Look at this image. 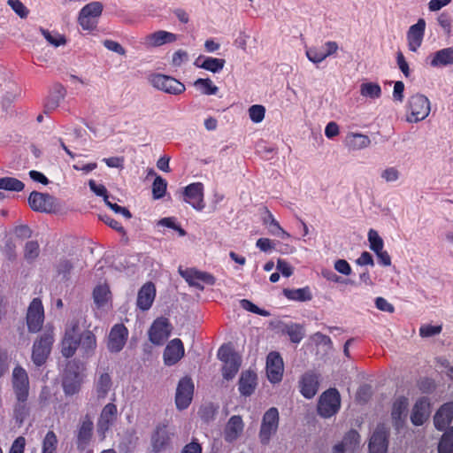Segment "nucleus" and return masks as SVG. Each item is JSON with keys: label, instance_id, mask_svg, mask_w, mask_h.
Listing matches in <instances>:
<instances>
[{"label": "nucleus", "instance_id": "f257e3e1", "mask_svg": "<svg viewBox=\"0 0 453 453\" xmlns=\"http://www.w3.org/2000/svg\"><path fill=\"white\" fill-rule=\"evenodd\" d=\"M84 366L75 360L68 362L64 372L62 387L65 395H73L81 390L84 381Z\"/></svg>", "mask_w": 453, "mask_h": 453}, {"label": "nucleus", "instance_id": "f03ea898", "mask_svg": "<svg viewBox=\"0 0 453 453\" xmlns=\"http://www.w3.org/2000/svg\"><path fill=\"white\" fill-rule=\"evenodd\" d=\"M104 11V4L99 1H93L85 4L78 14V24L85 30L91 32L97 27Z\"/></svg>", "mask_w": 453, "mask_h": 453}, {"label": "nucleus", "instance_id": "7ed1b4c3", "mask_svg": "<svg viewBox=\"0 0 453 453\" xmlns=\"http://www.w3.org/2000/svg\"><path fill=\"white\" fill-rule=\"evenodd\" d=\"M279 421L280 416L277 408L271 407L265 412L258 433V438L261 444H269L271 439L276 434L278 431Z\"/></svg>", "mask_w": 453, "mask_h": 453}, {"label": "nucleus", "instance_id": "20e7f679", "mask_svg": "<svg viewBox=\"0 0 453 453\" xmlns=\"http://www.w3.org/2000/svg\"><path fill=\"white\" fill-rule=\"evenodd\" d=\"M430 101L421 94H416L410 97L408 102V112L406 120L410 123H417L425 119L430 113Z\"/></svg>", "mask_w": 453, "mask_h": 453}, {"label": "nucleus", "instance_id": "39448f33", "mask_svg": "<svg viewBox=\"0 0 453 453\" xmlns=\"http://www.w3.org/2000/svg\"><path fill=\"white\" fill-rule=\"evenodd\" d=\"M81 332L78 321L72 320L66 324L64 336L61 341V354L72 357L79 348Z\"/></svg>", "mask_w": 453, "mask_h": 453}, {"label": "nucleus", "instance_id": "423d86ee", "mask_svg": "<svg viewBox=\"0 0 453 453\" xmlns=\"http://www.w3.org/2000/svg\"><path fill=\"white\" fill-rule=\"evenodd\" d=\"M341 397L335 388H330L324 392L318 403V412L323 418L334 416L340 409Z\"/></svg>", "mask_w": 453, "mask_h": 453}, {"label": "nucleus", "instance_id": "0eeeda50", "mask_svg": "<svg viewBox=\"0 0 453 453\" xmlns=\"http://www.w3.org/2000/svg\"><path fill=\"white\" fill-rule=\"evenodd\" d=\"M54 342L52 329H47L33 346L32 359L36 365H42L47 359Z\"/></svg>", "mask_w": 453, "mask_h": 453}, {"label": "nucleus", "instance_id": "6e6552de", "mask_svg": "<svg viewBox=\"0 0 453 453\" xmlns=\"http://www.w3.org/2000/svg\"><path fill=\"white\" fill-rule=\"evenodd\" d=\"M150 84L157 89L172 95H180L185 91V86L178 80L161 73L151 74Z\"/></svg>", "mask_w": 453, "mask_h": 453}, {"label": "nucleus", "instance_id": "1a4fd4ad", "mask_svg": "<svg viewBox=\"0 0 453 453\" xmlns=\"http://www.w3.org/2000/svg\"><path fill=\"white\" fill-rule=\"evenodd\" d=\"M12 388L19 403H25L29 394V379L27 372L21 366H16L12 371Z\"/></svg>", "mask_w": 453, "mask_h": 453}, {"label": "nucleus", "instance_id": "9d476101", "mask_svg": "<svg viewBox=\"0 0 453 453\" xmlns=\"http://www.w3.org/2000/svg\"><path fill=\"white\" fill-rule=\"evenodd\" d=\"M27 325L28 331L37 333L44 322V309L41 299L34 298L27 311Z\"/></svg>", "mask_w": 453, "mask_h": 453}, {"label": "nucleus", "instance_id": "9b49d317", "mask_svg": "<svg viewBox=\"0 0 453 453\" xmlns=\"http://www.w3.org/2000/svg\"><path fill=\"white\" fill-rule=\"evenodd\" d=\"M389 430L384 424H380L371 435L369 453H387L388 448Z\"/></svg>", "mask_w": 453, "mask_h": 453}, {"label": "nucleus", "instance_id": "f8f14e48", "mask_svg": "<svg viewBox=\"0 0 453 453\" xmlns=\"http://www.w3.org/2000/svg\"><path fill=\"white\" fill-rule=\"evenodd\" d=\"M182 278L192 287L200 290L204 288V285L212 286L215 283V278L211 273L201 272L196 269L180 270Z\"/></svg>", "mask_w": 453, "mask_h": 453}, {"label": "nucleus", "instance_id": "ddd939ff", "mask_svg": "<svg viewBox=\"0 0 453 453\" xmlns=\"http://www.w3.org/2000/svg\"><path fill=\"white\" fill-rule=\"evenodd\" d=\"M194 384L190 378H182L178 384L175 395L176 406L179 410L187 409L193 398Z\"/></svg>", "mask_w": 453, "mask_h": 453}, {"label": "nucleus", "instance_id": "4468645a", "mask_svg": "<svg viewBox=\"0 0 453 453\" xmlns=\"http://www.w3.org/2000/svg\"><path fill=\"white\" fill-rule=\"evenodd\" d=\"M203 189V184L201 182L191 183L184 189L183 195L185 202L189 203L196 211H202L205 206Z\"/></svg>", "mask_w": 453, "mask_h": 453}, {"label": "nucleus", "instance_id": "2eb2a0df", "mask_svg": "<svg viewBox=\"0 0 453 453\" xmlns=\"http://www.w3.org/2000/svg\"><path fill=\"white\" fill-rule=\"evenodd\" d=\"M118 409L117 406L112 403H107L102 410L98 420H97V433L101 436V439L105 438L106 432L112 426L117 418Z\"/></svg>", "mask_w": 453, "mask_h": 453}, {"label": "nucleus", "instance_id": "dca6fc26", "mask_svg": "<svg viewBox=\"0 0 453 453\" xmlns=\"http://www.w3.org/2000/svg\"><path fill=\"white\" fill-rule=\"evenodd\" d=\"M171 326L165 318L157 319L151 325L149 331V337L152 343L157 345L163 344L170 336Z\"/></svg>", "mask_w": 453, "mask_h": 453}, {"label": "nucleus", "instance_id": "f3484780", "mask_svg": "<svg viewBox=\"0 0 453 453\" xmlns=\"http://www.w3.org/2000/svg\"><path fill=\"white\" fill-rule=\"evenodd\" d=\"M128 330L123 324L114 325L109 334L107 347L111 352H119L125 346Z\"/></svg>", "mask_w": 453, "mask_h": 453}, {"label": "nucleus", "instance_id": "a211bd4d", "mask_svg": "<svg viewBox=\"0 0 453 453\" xmlns=\"http://www.w3.org/2000/svg\"><path fill=\"white\" fill-rule=\"evenodd\" d=\"M284 364L277 352H270L266 358L267 378L272 383H278L282 380Z\"/></svg>", "mask_w": 453, "mask_h": 453}, {"label": "nucleus", "instance_id": "6ab92c4d", "mask_svg": "<svg viewBox=\"0 0 453 453\" xmlns=\"http://www.w3.org/2000/svg\"><path fill=\"white\" fill-rule=\"evenodd\" d=\"M179 35L165 30H157L147 35L143 39V44L147 48H157L165 44L175 42Z\"/></svg>", "mask_w": 453, "mask_h": 453}, {"label": "nucleus", "instance_id": "aec40b11", "mask_svg": "<svg viewBox=\"0 0 453 453\" xmlns=\"http://www.w3.org/2000/svg\"><path fill=\"white\" fill-rule=\"evenodd\" d=\"M409 400L406 396L397 395L393 401L391 417L396 429L403 426L407 417Z\"/></svg>", "mask_w": 453, "mask_h": 453}, {"label": "nucleus", "instance_id": "412c9836", "mask_svg": "<svg viewBox=\"0 0 453 453\" xmlns=\"http://www.w3.org/2000/svg\"><path fill=\"white\" fill-rule=\"evenodd\" d=\"M426 29V21L419 19L418 22L409 27L407 32L408 48L411 51L416 52L422 44Z\"/></svg>", "mask_w": 453, "mask_h": 453}, {"label": "nucleus", "instance_id": "4be33fe9", "mask_svg": "<svg viewBox=\"0 0 453 453\" xmlns=\"http://www.w3.org/2000/svg\"><path fill=\"white\" fill-rule=\"evenodd\" d=\"M93 428V420L88 415L81 418L77 431V447L79 449L84 450L87 448L92 438Z\"/></svg>", "mask_w": 453, "mask_h": 453}, {"label": "nucleus", "instance_id": "5701e85b", "mask_svg": "<svg viewBox=\"0 0 453 453\" xmlns=\"http://www.w3.org/2000/svg\"><path fill=\"white\" fill-rule=\"evenodd\" d=\"M54 199L49 194L34 191L28 197L30 207L36 211L50 212L54 207Z\"/></svg>", "mask_w": 453, "mask_h": 453}, {"label": "nucleus", "instance_id": "b1692460", "mask_svg": "<svg viewBox=\"0 0 453 453\" xmlns=\"http://www.w3.org/2000/svg\"><path fill=\"white\" fill-rule=\"evenodd\" d=\"M244 423L241 416L234 415L226 422L224 428V439L227 442L238 440L243 433Z\"/></svg>", "mask_w": 453, "mask_h": 453}, {"label": "nucleus", "instance_id": "393cba45", "mask_svg": "<svg viewBox=\"0 0 453 453\" xmlns=\"http://www.w3.org/2000/svg\"><path fill=\"white\" fill-rule=\"evenodd\" d=\"M359 442L360 436L358 433L355 430H350L340 442L333 447L332 453H353L357 449Z\"/></svg>", "mask_w": 453, "mask_h": 453}, {"label": "nucleus", "instance_id": "a878e982", "mask_svg": "<svg viewBox=\"0 0 453 453\" xmlns=\"http://www.w3.org/2000/svg\"><path fill=\"white\" fill-rule=\"evenodd\" d=\"M319 375L312 372H305L300 381V392L307 399L312 398L319 390Z\"/></svg>", "mask_w": 453, "mask_h": 453}, {"label": "nucleus", "instance_id": "bb28decb", "mask_svg": "<svg viewBox=\"0 0 453 453\" xmlns=\"http://www.w3.org/2000/svg\"><path fill=\"white\" fill-rule=\"evenodd\" d=\"M184 356L182 342L176 338L169 342L164 351V362L166 365H173Z\"/></svg>", "mask_w": 453, "mask_h": 453}, {"label": "nucleus", "instance_id": "cd10ccee", "mask_svg": "<svg viewBox=\"0 0 453 453\" xmlns=\"http://www.w3.org/2000/svg\"><path fill=\"white\" fill-rule=\"evenodd\" d=\"M343 144L350 151H358L367 149L371 145V139L362 133L349 132L344 138Z\"/></svg>", "mask_w": 453, "mask_h": 453}, {"label": "nucleus", "instance_id": "c85d7f7f", "mask_svg": "<svg viewBox=\"0 0 453 453\" xmlns=\"http://www.w3.org/2000/svg\"><path fill=\"white\" fill-rule=\"evenodd\" d=\"M96 346V337L93 332L88 330L81 334L78 349L82 358L91 357L95 354Z\"/></svg>", "mask_w": 453, "mask_h": 453}, {"label": "nucleus", "instance_id": "c756f323", "mask_svg": "<svg viewBox=\"0 0 453 453\" xmlns=\"http://www.w3.org/2000/svg\"><path fill=\"white\" fill-rule=\"evenodd\" d=\"M430 415V403L426 397L418 399L411 415V423L414 426H421L428 418Z\"/></svg>", "mask_w": 453, "mask_h": 453}, {"label": "nucleus", "instance_id": "7c9ffc66", "mask_svg": "<svg viewBox=\"0 0 453 453\" xmlns=\"http://www.w3.org/2000/svg\"><path fill=\"white\" fill-rule=\"evenodd\" d=\"M156 296V288L153 283H145L138 291L136 304L142 311L149 310Z\"/></svg>", "mask_w": 453, "mask_h": 453}, {"label": "nucleus", "instance_id": "2f4dec72", "mask_svg": "<svg viewBox=\"0 0 453 453\" xmlns=\"http://www.w3.org/2000/svg\"><path fill=\"white\" fill-rule=\"evenodd\" d=\"M453 419V403H446L437 411L434 423L438 430L445 429Z\"/></svg>", "mask_w": 453, "mask_h": 453}, {"label": "nucleus", "instance_id": "473e14b6", "mask_svg": "<svg viewBox=\"0 0 453 453\" xmlns=\"http://www.w3.org/2000/svg\"><path fill=\"white\" fill-rule=\"evenodd\" d=\"M66 96V89L61 84H56L51 88L48 97L44 103L45 111H52L56 110L65 99Z\"/></svg>", "mask_w": 453, "mask_h": 453}, {"label": "nucleus", "instance_id": "72a5a7b5", "mask_svg": "<svg viewBox=\"0 0 453 453\" xmlns=\"http://www.w3.org/2000/svg\"><path fill=\"white\" fill-rule=\"evenodd\" d=\"M171 435L165 426H157L151 437V447L154 452H160L169 445Z\"/></svg>", "mask_w": 453, "mask_h": 453}, {"label": "nucleus", "instance_id": "f704fd0d", "mask_svg": "<svg viewBox=\"0 0 453 453\" xmlns=\"http://www.w3.org/2000/svg\"><path fill=\"white\" fill-rule=\"evenodd\" d=\"M257 374L252 371L242 372L239 380V391L242 395L249 396L252 395L257 388Z\"/></svg>", "mask_w": 453, "mask_h": 453}, {"label": "nucleus", "instance_id": "c9c22d12", "mask_svg": "<svg viewBox=\"0 0 453 453\" xmlns=\"http://www.w3.org/2000/svg\"><path fill=\"white\" fill-rule=\"evenodd\" d=\"M430 58V65L433 67L453 65V47L439 50L431 55Z\"/></svg>", "mask_w": 453, "mask_h": 453}, {"label": "nucleus", "instance_id": "e433bc0d", "mask_svg": "<svg viewBox=\"0 0 453 453\" xmlns=\"http://www.w3.org/2000/svg\"><path fill=\"white\" fill-rule=\"evenodd\" d=\"M225 64V59L212 57H199L195 61V65H196L199 68L210 71L213 73L220 72L224 68Z\"/></svg>", "mask_w": 453, "mask_h": 453}, {"label": "nucleus", "instance_id": "4c0bfd02", "mask_svg": "<svg viewBox=\"0 0 453 453\" xmlns=\"http://www.w3.org/2000/svg\"><path fill=\"white\" fill-rule=\"evenodd\" d=\"M93 299L98 309L108 308L111 299L109 287L106 284L97 285L93 291Z\"/></svg>", "mask_w": 453, "mask_h": 453}, {"label": "nucleus", "instance_id": "58836bf2", "mask_svg": "<svg viewBox=\"0 0 453 453\" xmlns=\"http://www.w3.org/2000/svg\"><path fill=\"white\" fill-rule=\"evenodd\" d=\"M380 178L384 183L394 184L402 178V172L398 166L388 165L380 172Z\"/></svg>", "mask_w": 453, "mask_h": 453}, {"label": "nucleus", "instance_id": "ea45409f", "mask_svg": "<svg viewBox=\"0 0 453 453\" xmlns=\"http://www.w3.org/2000/svg\"><path fill=\"white\" fill-rule=\"evenodd\" d=\"M360 95L365 98L375 100L381 96V88L376 82H363L360 85Z\"/></svg>", "mask_w": 453, "mask_h": 453}, {"label": "nucleus", "instance_id": "a19ab883", "mask_svg": "<svg viewBox=\"0 0 453 453\" xmlns=\"http://www.w3.org/2000/svg\"><path fill=\"white\" fill-rule=\"evenodd\" d=\"M111 388V380L108 373L100 374L96 381V392L98 399H104Z\"/></svg>", "mask_w": 453, "mask_h": 453}, {"label": "nucleus", "instance_id": "79ce46f5", "mask_svg": "<svg viewBox=\"0 0 453 453\" xmlns=\"http://www.w3.org/2000/svg\"><path fill=\"white\" fill-rule=\"evenodd\" d=\"M284 295L288 299L298 302L310 301L312 298L308 287L296 289H285Z\"/></svg>", "mask_w": 453, "mask_h": 453}, {"label": "nucleus", "instance_id": "37998d69", "mask_svg": "<svg viewBox=\"0 0 453 453\" xmlns=\"http://www.w3.org/2000/svg\"><path fill=\"white\" fill-rule=\"evenodd\" d=\"M195 88L199 90L203 95L211 96L216 95L219 88L212 82L211 79L199 78L194 82Z\"/></svg>", "mask_w": 453, "mask_h": 453}, {"label": "nucleus", "instance_id": "c03bdc74", "mask_svg": "<svg viewBox=\"0 0 453 453\" xmlns=\"http://www.w3.org/2000/svg\"><path fill=\"white\" fill-rule=\"evenodd\" d=\"M283 332L289 336V339L294 343H299L304 336V331L299 324H288L284 326Z\"/></svg>", "mask_w": 453, "mask_h": 453}, {"label": "nucleus", "instance_id": "a18cd8bd", "mask_svg": "<svg viewBox=\"0 0 453 453\" xmlns=\"http://www.w3.org/2000/svg\"><path fill=\"white\" fill-rule=\"evenodd\" d=\"M24 187V183L16 178H0V189L19 192L23 190Z\"/></svg>", "mask_w": 453, "mask_h": 453}, {"label": "nucleus", "instance_id": "49530a36", "mask_svg": "<svg viewBox=\"0 0 453 453\" xmlns=\"http://www.w3.org/2000/svg\"><path fill=\"white\" fill-rule=\"evenodd\" d=\"M439 453H453V427L445 432L438 445Z\"/></svg>", "mask_w": 453, "mask_h": 453}, {"label": "nucleus", "instance_id": "de8ad7c7", "mask_svg": "<svg viewBox=\"0 0 453 453\" xmlns=\"http://www.w3.org/2000/svg\"><path fill=\"white\" fill-rule=\"evenodd\" d=\"M241 365V359H232L228 362H224V365L222 368V374L224 379L229 380H232L237 372L239 371Z\"/></svg>", "mask_w": 453, "mask_h": 453}, {"label": "nucleus", "instance_id": "09e8293b", "mask_svg": "<svg viewBox=\"0 0 453 453\" xmlns=\"http://www.w3.org/2000/svg\"><path fill=\"white\" fill-rule=\"evenodd\" d=\"M39 30H40L41 34L43 35V37L45 38V40L50 44H51L55 47L65 45L66 42L65 38L62 35H60L57 32H50L42 27H40Z\"/></svg>", "mask_w": 453, "mask_h": 453}, {"label": "nucleus", "instance_id": "8fccbe9b", "mask_svg": "<svg viewBox=\"0 0 453 453\" xmlns=\"http://www.w3.org/2000/svg\"><path fill=\"white\" fill-rule=\"evenodd\" d=\"M306 57L307 58L314 63V64H319L322 61H324L327 57L325 53V50L323 46L320 48L319 47H311L306 50Z\"/></svg>", "mask_w": 453, "mask_h": 453}, {"label": "nucleus", "instance_id": "3c124183", "mask_svg": "<svg viewBox=\"0 0 453 453\" xmlns=\"http://www.w3.org/2000/svg\"><path fill=\"white\" fill-rule=\"evenodd\" d=\"M367 239L369 242V247L373 252L380 251V250L384 249L383 239L376 230L370 229L368 231Z\"/></svg>", "mask_w": 453, "mask_h": 453}, {"label": "nucleus", "instance_id": "603ef678", "mask_svg": "<svg viewBox=\"0 0 453 453\" xmlns=\"http://www.w3.org/2000/svg\"><path fill=\"white\" fill-rule=\"evenodd\" d=\"M58 439L54 432L49 431L42 441V453H55L57 449Z\"/></svg>", "mask_w": 453, "mask_h": 453}, {"label": "nucleus", "instance_id": "864d4df0", "mask_svg": "<svg viewBox=\"0 0 453 453\" xmlns=\"http://www.w3.org/2000/svg\"><path fill=\"white\" fill-rule=\"evenodd\" d=\"M167 182L161 176H156L152 184V194L155 199L162 198L166 192Z\"/></svg>", "mask_w": 453, "mask_h": 453}, {"label": "nucleus", "instance_id": "5fc2aeb1", "mask_svg": "<svg viewBox=\"0 0 453 453\" xmlns=\"http://www.w3.org/2000/svg\"><path fill=\"white\" fill-rule=\"evenodd\" d=\"M437 22L443 33L450 35L452 33V18L449 12H443L437 17Z\"/></svg>", "mask_w": 453, "mask_h": 453}, {"label": "nucleus", "instance_id": "6e6d98bb", "mask_svg": "<svg viewBox=\"0 0 453 453\" xmlns=\"http://www.w3.org/2000/svg\"><path fill=\"white\" fill-rule=\"evenodd\" d=\"M40 253L39 244L35 241L27 242L24 248V257L27 261L35 260Z\"/></svg>", "mask_w": 453, "mask_h": 453}, {"label": "nucleus", "instance_id": "4d7b16f0", "mask_svg": "<svg viewBox=\"0 0 453 453\" xmlns=\"http://www.w3.org/2000/svg\"><path fill=\"white\" fill-rule=\"evenodd\" d=\"M265 114V108L260 104H254L249 108V116L252 122L260 123Z\"/></svg>", "mask_w": 453, "mask_h": 453}, {"label": "nucleus", "instance_id": "13d9d810", "mask_svg": "<svg viewBox=\"0 0 453 453\" xmlns=\"http://www.w3.org/2000/svg\"><path fill=\"white\" fill-rule=\"evenodd\" d=\"M268 231L271 234L280 237L282 239H288L291 236L280 226V223L275 219V218H271V226H268Z\"/></svg>", "mask_w": 453, "mask_h": 453}, {"label": "nucleus", "instance_id": "bf43d9fd", "mask_svg": "<svg viewBox=\"0 0 453 453\" xmlns=\"http://www.w3.org/2000/svg\"><path fill=\"white\" fill-rule=\"evenodd\" d=\"M188 61V52L183 50H178L172 56L171 65L173 67H180L181 65L186 64Z\"/></svg>", "mask_w": 453, "mask_h": 453}, {"label": "nucleus", "instance_id": "052dcab7", "mask_svg": "<svg viewBox=\"0 0 453 453\" xmlns=\"http://www.w3.org/2000/svg\"><path fill=\"white\" fill-rule=\"evenodd\" d=\"M442 330L441 326H433L429 324L422 325L419 328V335L421 337H432L439 334Z\"/></svg>", "mask_w": 453, "mask_h": 453}, {"label": "nucleus", "instance_id": "680f3d73", "mask_svg": "<svg viewBox=\"0 0 453 453\" xmlns=\"http://www.w3.org/2000/svg\"><path fill=\"white\" fill-rule=\"evenodd\" d=\"M9 6L21 19H25L28 15L27 8L19 0H8Z\"/></svg>", "mask_w": 453, "mask_h": 453}, {"label": "nucleus", "instance_id": "e2e57ef3", "mask_svg": "<svg viewBox=\"0 0 453 453\" xmlns=\"http://www.w3.org/2000/svg\"><path fill=\"white\" fill-rule=\"evenodd\" d=\"M218 357L224 363L228 362L232 359L240 358L236 354H234L231 348L228 346H222L219 348L218 351Z\"/></svg>", "mask_w": 453, "mask_h": 453}, {"label": "nucleus", "instance_id": "0e129e2a", "mask_svg": "<svg viewBox=\"0 0 453 453\" xmlns=\"http://www.w3.org/2000/svg\"><path fill=\"white\" fill-rule=\"evenodd\" d=\"M157 225L176 230L180 236H184L186 234L185 230L175 223V219L173 218H164L158 221Z\"/></svg>", "mask_w": 453, "mask_h": 453}, {"label": "nucleus", "instance_id": "69168bd1", "mask_svg": "<svg viewBox=\"0 0 453 453\" xmlns=\"http://www.w3.org/2000/svg\"><path fill=\"white\" fill-rule=\"evenodd\" d=\"M334 269L346 276H349L352 273L350 265L345 259H337L334 264Z\"/></svg>", "mask_w": 453, "mask_h": 453}, {"label": "nucleus", "instance_id": "338daca9", "mask_svg": "<svg viewBox=\"0 0 453 453\" xmlns=\"http://www.w3.org/2000/svg\"><path fill=\"white\" fill-rule=\"evenodd\" d=\"M104 46L110 51L115 52L120 56L126 54V50L118 42L113 40H104Z\"/></svg>", "mask_w": 453, "mask_h": 453}, {"label": "nucleus", "instance_id": "774afa93", "mask_svg": "<svg viewBox=\"0 0 453 453\" xmlns=\"http://www.w3.org/2000/svg\"><path fill=\"white\" fill-rule=\"evenodd\" d=\"M375 306L378 310L388 313H393L395 311V307L389 302H388L383 297H377L375 299Z\"/></svg>", "mask_w": 453, "mask_h": 453}]
</instances>
